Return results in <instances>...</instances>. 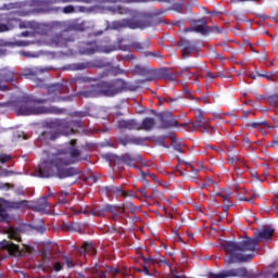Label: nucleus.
Listing matches in <instances>:
<instances>
[{
  "instance_id": "nucleus-24",
  "label": "nucleus",
  "mask_w": 278,
  "mask_h": 278,
  "mask_svg": "<svg viewBox=\"0 0 278 278\" xmlns=\"http://www.w3.org/2000/svg\"><path fill=\"white\" fill-rule=\"evenodd\" d=\"M80 253H88L89 255H97V249L91 242H84Z\"/></svg>"
},
{
  "instance_id": "nucleus-35",
  "label": "nucleus",
  "mask_w": 278,
  "mask_h": 278,
  "mask_svg": "<svg viewBox=\"0 0 278 278\" xmlns=\"http://www.w3.org/2000/svg\"><path fill=\"white\" fill-rule=\"evenodd\" d=\"M33 84L35 88H45V79L35 77L33 78Z\"/></svg>"
},
{
  "instance_id": "nucleus-26",
  "label": "nucleus",
  "mask_w": 278,
  "mask_h": 278,
  "mask_svg": "<svg viewBox=\"0 0 278 278\" xmlns=\"http://www.w3.org/2000/svg\"><path fill=\"white\" fill-rule=\"evenodd\" d=\"M154 127L155 121H153L151 117L143 119L141 123V129H144L146 131H150V129H153Z\"/></svg>"
},
{
  "instance_id": "nucleus-63",
  "label": "nucleus",
  "mask_w": 278,
  "mask_h": 278,
  "mask_svg": "<svg viewBox=\"0 0 278 278\" xmlns=\"http://www.w3.org/2000/svg\"><path fill=\"white\" fill-rule=\"evenodd\" d=\"M199 170L193 169V175H198Z\"/></svg>"
},
{
  "instance_id": "nucleus-9",
  "label": "nucleus",
  "mask_w": 278,
  "mask_h": 278,
  "mask_svg": "<svg viewBox=\"0 0 278 278\" xmlns=\"http://www.w3.org/2000/svg\"><path fill=\"white\" fill-rule=\"evenodd\" d=\"M86 68H110V63L103 60L92 62L72 63L67 65V71H86Z\"/></svg>"
},
{
  "instance_id": "nucleus-44",
  "label": "nucleus",
  "mask_w": 278,
  "mask_h": 278,
  "mask_svg": "<svg viewBox=\"0 0 278 278\" xmlns=\"http://www.w3.org/2000/svg\"><path fill=\"white\" fill-rule=\"evenodd\" d=\"M155 144H159L160 147H166L164 144V139H154Z\"/></svg>"
},
{
  "instance_id": "nucleus-1",
  "label": "nucleus",
  "mask_w": 278,
  "mask_h": 278,
  "mask_svg": "<svg viewBox=\"0 0 278 278\" xmlns=\"http://www.w3.org/2000/svg\"><path fill=\"white\" fill-rule=\"evenodd\" d=\"M275 230L270 228H263L258 231V233L253 239H247L244 241H224L222 243V249L227 254L226 262L228 264H236L238 262H247V260H251L253 257V251H255V247H257V242L260 240H269L273 238V233Z\"/></svg>"
},
{
  "instance_id": "nucleus-53",
  "label": "nucleus",
  "mask_w": 278,
  "mask_h": 278,
  "mask_svg": "<svg viewBox=\"0 0 278 278\" xmlns=\"http://www.w3.org/2000/svg\"><path fill=\"white\" fill-rule=\"evenodd\" d=\"M143 273L144 275H149V267L143 265Z\"/></svg>"
},
{
  "instance_id": "nucleus-51",
  "label": "nucleus",
  "mask_w": 278,
  "mask_h": 278,
  "mask_svg": "<svg viewBox=\"0 0 278 278\" xmlns=\"http://www.w3.org/2000/svg\"><path fill=\"white\" fill-rule=\"evenodd\" d=\"M56 3H73V0H56Z\"/></svg>"
},
{
  "instance_id": "nucleus-62",
  "label": "nucleus",
  "mask_w": 278,
  "mask_h": 278,
  "mask_svg": "<svg viewBox=\"0 0 278 278\" xmlns=\"http://www.w3.org/2000/svg\"><path fill=\"white\" fill-rule=\"evenodd\" d=\"M150 1H155V0H141V3H149Z\"/></svg>"
},
{
  "instance_id": "nucleus-38",
  "label": "nucleus",
  "mask_w": 278,
  "mask_h": 278,
  "mask_svg": "<svg viewBox=\"0 0 278 278\" xmlns=\"http://www.w3.org/2000/svg\"><path fill=\"white\" fill-rule=\"evenodd\" d=\"M8 211L0 205V220L3 223L5 220H8Z\"/></svg>"
},
{
  "instance_id": "nucleus-37",
  "label": "nucleus",
  "mask_w": 278,
  "mask_h": 278,
  "mask_svg": "<svg viewBox=\"0 0 278 278\" xmlns=\"http://www.w3.org/2000/svg\"><path fill=\"white\" fill-rule=\"evenodd\" d=\"M146 58H155L156 60H162V54L160 52H143Z\"/></svg>"
},
{
  "instance_id": "nucleus-58",
  "label": "nucleus",
  "mask_w": 278,
  "mask_h": 278,
  "mask_svg": "<svg viewBox=\"0 0 278 278\" xmlns=\"http://www.w3.org/2000/svg\"><path fill=\"white\" fill-rule=\"evenodd\" d=\"M142 47H143V49H147V47H149V41H143Z\"/></svg>"
},
{
  "instance_id": "nucleus-13",
  "label": "nucleus",
  "mask_w": 278,
  "mask_h": 278,
  "mask_svg": "<svg viewBox=\"0 0 278 278\" xmlns=\"http://www.w3.org/2000/svg\"><path fill=\"white\" fill-rule=\"evenodd\" d=\"M155 79V73L148 65H142L140 68V84L141 88H147V84Z\"/></svg>"
},
{
  "instance_id": "nucleus-41",
  "label": "nucleus",
  "mask_w": 278,
  "mask_h": 278,
  "mask_svg": "<svg viewBox=\"0 0 278 278\" xmlns=\"http://www.w3.org/2000/svg\"><path fill=\"white\" fill-rule=\"evenodd\" d=\"M147 27H151V21L150 20H142L140 29H147Z\"/></svg>"
},
{
  "instance_id": "nucleus-12",
  "label": "nucleus",
  "mask_w": 278,
  "mask_h": 278,
  "mask_svg": "<svg viewBox=\"0 0 278 278\" xmlns=\"http://www.w3.org/2000/svg\"><path fill=\"white\" fill-rule=\"evenodd\" d=\"M53 42L56 45V47H61L62 49H64V47H68L71 42H75V37H73V35H70L68 31H63L56 34L53 37Z\"/></svg>"
},
{
  "instance_id": "nucleus-22",
  "label": "nucleus",
  "mask_w": 278,
  "mask_h": 278,
  "mask_svg": "<svg viewBox=\"0 0 278 278\" xmlns=\"http://www.w3.org/2000/svg\"><path fill=\"white\" fill-rule=\"evenodd\" d=\"M49 197H43L37 200L34 204V210L35 212H45L47 207H49V202H48Z\"/></svg>"
},
{
  "instance_id": "nucleus-45",
  "label": "nucleus",
  "mask_w": 278,
  "mask_h": 278,
  "mask_svg": "<svg viewBox=\"0 0 278 278\" xmlns=\"http://www.w3.org/2000/svg\"><path fill=\"white\" fill-rule=\"evenodd\" d=\"M188 55H190V50H188V49H182V58L184 59H186V58H188Z\"/></svg>"
},
{
  "instance_id": "nucleus-36",
  "label": "nucleus",
  "mask_w": 278,
  "mask_h": 278,
  "mask_svg": "<svg viewBox=\"0 0 278 278\" xmlns=\"http://www.w3.org/2000/svg\"><path fill=\"white\" fill-rule=\"evenodd\" d=\"M12 160V155L8 153H0V164H7V162H10Z\"/></svg>"
},
{
  "instance_id": "nucleus-33",
  "label": "nucleus",
  "mask_w": 278,
  "mask_h": 278,
  "mask_svg": "<svg viewBox=\"0 0 278 278\" xmlns=\"http://www.w3.org/2000/svg\"><path fill=\"white\" fill-rule=\"evenodd\" d=\"M75 216L78 214H90L92 216V208H89L88 206L80 207L79 210H73Z\"/></svg>"
},
{
  "instance_id": "nucleus-20",
  "label": "nucleus",
  "mask_w": 278,
  "mask_h": 278,
  "mask_svg": "<svg viewBox=\"0 0 278 278\" xmlns=\"http://www.w3.org/2000/svg\"><path fill=\"white\" fill-rule=\"evenodd\" d=\"M106 190L110 194H117L119 197H123L124 199H127V197H134V193L131 191L130 193H128L123 189V187L111 186L108 187Z\"/></svg>"
},
{
  "instance_id": "nucleus-55",
  "label": "nucleus",
  "mask_w": 278,
  "mask_h": 278,
  "mask_svg": "<svg viewBox=\"0 0 278 278\" xmlns=\"http://www.w3.org/2000/svg\"><path fill=\"white\" fill-rule=\"evenodd\" d=\"M102 35H103V30H98L93 33V36H102Z\"/></svg>"
},
{
  "instance_id": "nucleus-4",
  "label": "nucleus",
  "mask_w": 278,
  "mask_h": 278,
  "mask_svg": "<svg viewBox=\"0 0 278 278\" xmlns=\"http://www.w3.org/2000/svg\"><path fill=\"white\" fill-rule=\"evenodd\" d=\"M127 84L123 79L111 81H100L96 85H90L87 90L78 92V97L85 99H94L97 97H114L123 90H127Z\"/></svg>"
},
{
  "instance_id": "nucleus-19",
  "label": "nucleus",
  "mask_w": 278,
  "mask_h": 278,
  "mask_svg": "<svg viewBox=\"0 0 278 278\" xmlns=\"http://www.w3.org/2000/svg\"><path fill=\"white\" fill-rule=\"evenodd\" d=\"M116 140L118 144H122L123 147H127V144H140V137L129 135L116 137Z\"/></svg>"
},
{
  "instance_id": "nucleus-11",
  "label": "nucleus",
  "mask_w": 278,
  "mask_h": 278,
  "mask_svg": "<svg viewBox=\"0 0 278 278\" xmlns=\"http://www.w3.org/2000/svg\"><path fill=\"white\" fill-rule=\"evenodd\" d=\"M14 75L16 72L10 67L0 68V92L8 90V81H14Z\"/></svg>"
},
{
  "instance_id": "nucleus-8",
  "label": "nucleus",
  "mask_w": 278,
  "mask_h": 278,
  "mask_svg": "<svg viewBox=\"0 0 278 278\" xmlns=\"http://www.w3.org/2000/svg\"><path fill=\"white\" fill-rule=\"evenodd\" d=\"M78 51L81 55H94V53H112L116 51L115 46L101 48L97 45V41L80 42L78 46Z\"/></svg>"
},
{
  "instance_id": "nucleus-14",
  "label": "nucleus",
  "mask_w": 278,
  "mask_h": 278,
  "mask_svg": "<svg viewBox=\"0 0 278 278\" xmlns=\"http://www.w3.org/2000/svg\"><path fill=\"white\" fill-rule=\"evenodd\" d=\"M117 129H119V131H139L140 124H138L136 119H119L117 122Z\"/></svg>"
},
{
  "instance_id": "nucleus-3",
  "label": "nucleus",
  "mask_w": 278,
  "mask_h": 278,
  "mask_svg": "<svg viewBox=\"0 0 278 278\" xmlns=\"http://www.w3.org/2000/svg\"><path fill=\"white\" fill-rule=\"evenodd\" d=\"M55 102V101H68V98H60L55 97L53 99H36L33 100L29 97H23L17 99L16 101H9L5 103L9 108H17V114L21 116H38L40 114H64L66 112L65 109H60L56 106H38L36 103H47Z\"/></svg>"
},
{
  "instance_id": "nucleus-10",
  "label": "nucleus",
  "mask_w": 278,
  "mask_h": 278,
  "mask_svg": "<svg viewBox=\"0 0 278 278\" xmlns=\"http://www.w3.org/2000/svg\"><path fill=\"white\" fill-rule=\"evenodd\" d=\"M140 29V22L129 18H124L122 21H113L109 26L110 29L121 31V29Z\"/></svg>"
},
{
  "instance_id": "nucleus-52",
  "label": "nucleus",
  "mask_w": 278,
  "mask_h": 278,
  "mask_svg": "<svg viewBox=\"0 0 278 278\" xmlns=\"http://www.w3.org/2000/svg\"><path fill=\"white\" fill-rule=\"evenodd\" d=\"M237 157L236 156H229L228 162L229 164H233L236 162Z\"/></svg>"
},
{
  "instance_id": "nucleus-15",
  "label": "nucleus",
  "mask_w": 278,
  "mask_h": 278,
  "mask_svg": "<svg viewBox=\"0 0 278 278\" xmlns=\"http://www.w3.org/2000/svg\"><path fill=\"white\" fill-rule=\"evenodd\" d=\"M214 278H229V277H247V269L244 267L238 269H229L219 274H212Z\"/></svg>"
},
{
  "instance_id": "nucleus-21",
  "label": "nucleus",
  "mask_w": 278,
  "mask_h": 278,
  "mask_svg": "<svg viewBox=\"0 0 278 278\" xmlns=\"http://www.w3.org/2000/svg\"><path fill=\"white\" fill-rule=\"evenodd\" d=\"M61 229H62V231L77 232V231H81V225L79 223H75V222H72V223L63 222Z\"/></svg>"
},
{
  "instance_id": "nucleus-57",
  "label": "nucleus",
  "mask_w": 278,
  "mask_h": 278,
  "mask_svg": "<svg viewBox=\"0 0 278 278\" xmlns=\"http://www.w3.org/2000/svg\"><path fill=\"white\" fill-rule=\"evenodd\" d=\"M18 278H27V277L25 276V273L20 271V274H18Z\"/></svg>"
},
{
  "instance_id": "nucleus-27",
  "label": "nucleus",
  "mask_w": 278,
  "mask_h": 278,
  "mask_svg": "<svg viewBox=\"0 0 278 278\" xmlns=\"http://www.w3.org/2000/svg\"><path fill=\"white\" fill-rule=\"evenodd\" d=\"M90 81L89 77L86 76H76L70 79V84L77 86V84H88Z\"/></svg>"
},
{
  "instance_id": "nucleus-40",
  "label": "nucleus",
  "mask_w": 278,
  "mask_h": 278,
  "mask_svg": "<svg viewBox=\"0 0 278 278\" xmlns=\"http://www.w3.org/2000/svg\"><path fill=\"white\" fill-rule=\"evenodd\" d=\"M12 24H10L8 22V24H3V23H0V34H2L3 31H10V29H12Z\"/></svg>"
},
{
  "instance_id": "nucleus-48",
  "label": "nucleus",
  "mask_w": 278,
  "mask_h": 278,
  "mask_svg": "<svg viewBox=\"0 0 278 278\" xmlns=\"http://www.w3.org/2000/svg\"><path fill=\"white\" fill-rule=\"evenodd\" d=\"M7 54H8V50L0 46V56L1 55H7Z\"/></svg>"
},
{
  "instance_id": "nucleus-56",
  "label": "nucleus",
  "mask_w": 278,
  "mask_h": 278,
  "mask_svg": "<svg viewBox=\"0 0 278 278\" xmlns=\"http://www.w3.org/2000/svg\"><path fill=\"white\" fill-rule=\"evenodd\" d=\"M232 3H240V1H257V0H231Z\"/></svg>"
},
{
  "instance_id": "nucleus-30",
  "label": "nucleus",
  "mask_w": 278,
  "mask_h": 278,
  "mask_svg": "<svg viewBox=\"0 0 278 278\" xmlns=\"http://www.w3.org/2000/svg\"><path fill=\"white\" fill-rule=\"evenodd\" d=\"M72 29H74L75 31H86V22H81V23H77L74 22L71 25Z\"/></svg>"
},
{
  "instance_id": "nucleus-2",
  "label": "nucleus",
  "mask_w": 278,
  "mask_h": 278,
  "mask_svg": "<svg viewBox=\"0 0 278 278\" xmlns=\"http://www.w3.org/2000/svg\"><path fill=\"white\" fill-rule=\"evenodd\" d=\"M71 157L64 152L48 154L47 159L38 166L36 174L45 179L50 177H58L59 179H66L79 175V172L71 166Z\"/></svg>"
},
{
  "instance_id": "nucleus-54",
  "label": "nucleus",
  "mask_w": 278,
  "mask_h": 278,
  "mask_svg": "<svg viewBox=\"0 0 278 278\" xmlns=\"http://www.w3.org/2000/svg\"><path fill=\"white\" fill-rule=\"evenodd\" d=\"M61 197H62V198L68 197V192H67V191H61Z\"/></svg>"
},
{
  "instance_id": "nucleus-23",
  "label": "nucleus",
  "mask_w": 278,
  "mask_h": 278,
  "mask_svg": "<svg viewBox=\"0 0 278 278\" xmlns=\"http://www.w3.org/2000/svg\"><path fill=\"white\" fill-rule=\"evenodd\" d=\"M77 144V140L72 139L70 141V155L73 160H77L79 159V156L81 155V151H79V149L75 148V146Z\"/></svg>"
},
{
  "instance_id": "nucleus-7",
  "label": "nucleus",
  "mask_w": 278,
  "mask_h": 278,
  "mask_svg": "<svg viewBox=\"0 0 278 278\" xmlns=\"http://www.w3.org/2000/svg\"><path fill=\"white\" fill-rule=\"evenodd\" d=\"M105 212H109V214H111V220L117 223L118 218H123V215L125 214V205L118 206L108 203L98 205L92 207L91 214L92 216H100L101 218H103L105 216Z\"/></svg>"
},
{
  "instance_id": "nucleus-46",
  "label": "nucleus",
  "mask_w": 278,
  "mask_h": 278,
  "mask_svg": "<svg viewBox=\"0 0 278 278\" xmlns=\"http://www.w3.org/2000/svg\"><path fill=\"white\" fill-rule=\"evenodd\" d=\"M10 236H11V240H17V242H21V236L14 235V233H12Z\"/></svg>"
},
{
  "instance_id": "nucleus-49",
  "label": "nucleus",
  "mask_w": 278,
  "mask_h": 278,
  "mask_svg": "<svg viewBox=\"0 0 278 278\" xmlns=\"http://www.w3.org/2000/svg\"><path fill=\"white\" fill-rule=\"evenodd\" d=\"M167 127H177V122L175 119H173L172 122H169Z\"/></svg>"
},
{
  "instance_id": "nucleus-34",
  "label": "nucleus",
  "mask_w": 278,
  "mask_h": 278,
  "mask_svg": "<svg viewBox=\"0 0 278 278\" xmlns=\"http://www.w3.org/2000/svg\"><path fill=\"white\" fill-rule=\"evenodd\" d=\"M121 162H122V164H126L127 166L136 167V163H135L134 159H130L129 156H122Z\"/></svg>"
},
{
  "instance_id": "nucleus-29",
  "label": "nucleus",
  "mask_w": 278,
  "mask_h": 278,
  "mask_svg": "<svg viewBox=\"0 0 278 278\" xmlns=\"http://www.w3.org/2000/svg\"><path fill=\"white\" fill-rule=\"evenodd\" d=\"M38 73H45V70L42 68H25L24 70V75L25 77H36V75H38Z\"/></svg>"
},
{
  "instance_id": "nucleus-16",
  "label": "nucleus",
  "mask_w": 278,
  "mask_h": 278,
  "mask_svg": "<svg viewBox=\"0 0 278 278\" xmlns=\"http://www.w3.org/2000/svg\"><path fill=\"white\" fill-rule=\"evenodd\" d=\"M121 269H118V267H110L106 266L105 270H101V269H94L93 271V276L96 278H108V275H111V278H116L117 275H121Z\"/></svg>"
},
{
  "instance_id": "nucleus-60",
  "label": "nucleus",
  "mask_w": 278,
  "mask_h": 278,
  "mask_svg": "<svg viewBox=\"0 0 278 278\" xmlns=\"http://www.w3.org/2000/svg\"><path fill=\"white\" fill-rule=\"evenodd\" d=\"M80 3H92V0H80Z\"/></svg>"
},
{
  "instance_id": "nucleus-50",
  "label": "nucleus",
  "mask_w": 278,
  "mask_h": 278,
  "mask_svg": "<svg viewBox=\"0 0 278 278\" xmlns=\"http://www.w3.org/2000/svg\"><path fill=\"white\" fill-rule=\"evenodd\" d=\"M59 204L60 205H66V198L59 199Z\"/></svg>"
},
{
  "instance_id": "nucleus-61",
  "label": "nucleus",
  "mask_w": 278,
  "mask_h": 278,
  "mask_svg": "<svg viewBox=\"0 0 278 278\" xmlns=\"http://www.w3.org/2000/svg\"><path fill=\"white\" fill-rule=\"evenodd\" d=\"M141 184H143L144 186H147V179L141 178Z\"/></svg>"
},
{
  "instance_id": "nucleus-31",
  "label": "nucleus",
  "mask_w": 278,
  "mask_h": 278,
  "mask_svg": "<svg viewBox=\"0 0 278 278\" xmlns=\"http://www.w3.org/2000/svg\"><path fill=\"white\" fill-rule=\"evenodd\" d=\"M9 25H18L20 29H27V24L25 22H20L17 18H10Z\"/></svg>"
},
{
  "instance_id": "nucleus-42",
  "label": "nucleus",
  "mask_w": 278,
  "mask_h": 278,
  "mask_svg": "<svg viewBox=\"0 0 278 278\" xmlns=\"http://www.w3.org/2000/svg\"><path fill=\"white\" fill-rule=\"evenodd\" d=\"M219 197H222L223 201H229V199L231 198V192L226 191L225 194H219Z\"/></svg>"
},
{
  "instance_id": "nucleus-25",
  "label": "nucleus",
  "mask_w": 278,
  "mask_h": 278,
  "mask_svg": "<svg viewBox=\"0 0 278 278\" xmlns=\"http://www.w3.org/2000/svg\"><path fill=\"white\" fill-rule=\"evenodd\" d=\"M110 11L113 12V14H122V15L131 13V10L122 5L111 7Z\"/></svg>"
},
{
  "instance_id": "nucleus-6",
  "label": "nucleus",
  "mask_w": 278,
  "mask_h": 278,
  "mask_svg": "<svg viewBox=\"0 0 278 278\" xmlns=\"http://www.w3.org/2000/svg\"><path fill=\"white\" fill-rule=\"evenodd\" d=\"M51 260H54L52 261V270H54V273H60V270H64V264L67 266V268L75 267V264L73 263L71 257L62 255L58 258L55 254L49 252V250H41V262L45 268H51Z\"/></svg>"
},
{
  "instance_id": "nucleus-28",
  "label": "nucleus",
  "mask_w": 278,
  "mask_h": 278,
  "mask_svg": "<svg viewBox=\"0 0 278 278\" xmlns=\"http://www.w3.org/2000/svg\"><path fill=\"white\" fill-rule=\"evenodd\" d=\"M62 90V84L56 83L47 87L48 94H55Z\"/></svg>"
},
{
  "instance_id": "nucleus-43",
  "label": "nucleus",
  "mask_w": 278,
  "mask_h": 278,
  "mask_svg": "<svg viewBox=\"0 0 278 278\" xmlns=\"http://www.w3.org/2000/svg\"><path fill=\"white\" fill-rule=\"evenodd\" d=\"M112 71H113L112 67L108 68L106 71H104V72L100 75V77H108V75H110V73H112Z\"/></svg>"
},
{
  "instance_id": "nucleus-32",
  "label": "nucleus",
  "mask_w": 278,
  "mask_h": 278,
  "mask_svg": "<svg viewBox=\"0 0 278 278\" xmlns=\"http://www.w3.org/2000/svg\"><path fill=\"white\" fill-rule=\"evenodd\" d=\"M193 31H197L198 34H205L207 31V28L205 27V21H202L201 24H198L193 27Z\"/></svg>"
},
{
  "instance_id": "nucleus-18",
  "label": "nucleus",
  "mask_w": 278,
  "mask_h": 278,
  "mask_svg": "<svg viewBox=\"0 0 278 278\" xmlns=\"http://www.w3.org/2000/svg\"><path fill=\"white\" fill-rule=\"evenodd\" d=\"M29 201L21 200V201H4V207L7 210H25L28 207Z\"/></svg>"
},
{
  "instance_id": "nucleus-39",
  "label": "nucleus",
  "mask_w": 278,
  "mask_h": 278,
  "mask_svg": "<svg viewBox=\"0 0 278 278\" xmlns=\"http://www.w3.org/2000/svg\"><path fill=\"white\" fill-rule=\"evenodd\" d=\"M63 14H74L75 7L72 4H68L62 9Z\"/></svg>"
},
{
  "instance_id": "nucleus-17",
  "label": "nucleus",
  "mask_w": 278,
  "mask_h": 278,
  "mask_svg": "<svg viewBox=\"0 0 278 278\" xmlns=\"http://www.w3.org/2000/svg\"><path fill=\"white\" fill-rule=\"evenodd\" d=\"M0 249H4L10 253V255H21V248L18 244H15L11 241H2L0 242Z\"/></svg>"
},
{
  "instance_id": "nucleus-64",
  "label": "nucleus",
  "mask_w": 278,
  "mask_h": 278,
  "mask_svg": "<svg viewBox=\"0 0 278 278\" xmlns=\"http://www.w3.org/2000/svg\"><path fill=\"white\" fill-rule=\"evenodd\" d=\"M274 278H278V273L276 275H274Z\"/></svg>"
},
{
  "instance_id": "nucleus-5",
  "label": "nucleus",
  "mask_w": 278,
  "mask_h": 278,
  "mask_svg": "<svg viewBox=\"0 0 278 278\" xmlns=\"http://www.w3.org/2000/svg\"><path fill=\"white\" fill-rule=\"evenodd\" d=\"M50 130H45L41 136L46 140H58L60 136H71L73 127L81 129V121L55 119L49 124Z\"/></svg>"
},
{
  "instance_id": "nucleus-59",
  "label": "nucleus",
  "mask_w": 278,
  "mask_h": 278,
  "mask_svg": "<svg viewBox=\"0 0 278 278\" xmlns=\"http://www.w3.org/2000/svg\"><path fill=\"white\" fill-rule=\"evenodd\" d=\"M22 36H23L24 38H27V36H29V31H23V33H22Z\"/></svg>"
},
{
  "instance_id": "nucleus-47",
  "label": "nucleus",
  "mask_w": 278,
  "mask_h": 278,
  "mask_svg": "<svg viewBox=\"0 0 278 278\" xmlns=\"http://www.w3.org/2000/svg\"><path fill=\"white\" fill-rule=\"evenodd\" d=\"M20 53H21V55H24V58H34V55H31L30 52L22 51V52H20Z\"/></svg>"
}]
</instances>
